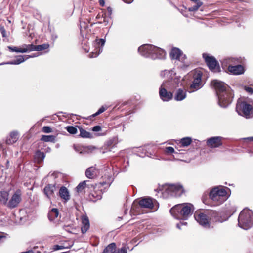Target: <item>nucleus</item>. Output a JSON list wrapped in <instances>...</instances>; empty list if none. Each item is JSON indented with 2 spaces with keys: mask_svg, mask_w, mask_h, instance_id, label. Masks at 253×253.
<instances>
[{
  "mask_svg": "<svg viewBox=\"0 0 253 253\" xmlns=\"http://www.w3.org/2000/svg\"><path fill=\"white\" fill-rule=\"evenodd\" d=\"M211 84L215 90L219 105L223 108L228 106L233 98L231 88L224 82L217 80L212 81Z\"/></svg>",
  "mask_w": 253,
  "mask_h": 253,
  "instance_id": "1",
  "label": "nucleus"
},
{
  "mask_svg": "<svg viewBox=\"0 0 253 253\" xmlns=\"http://www.w3.org/2000/svg\"><path fill=\"white\" fill-rule=\"evenodd\" d=\"M138 51L141 55L153 60L157 59H164L166 56V53L165 50L149 44H143L140 46L138 49Z\"/></svg>",
  "mask_w": 253,
  "mask_h": 253,
  "instance_id": "2",
  "label": "nucleus"
},
{
  "mask_svg": "<svg viewBox=\"0 0 253 253\" xmlns=\"http://www.w3.org/2000/svg\"><path fill=\"white\" fill-rule=\"evenodd\" d=\"M194 211L193 205L190 203L177 204L170 210L171 214L176 219L187 220Z\"/></svg>",
  "mask_w": 253,
  "mask_h": 253,
  "instance_id": "3",
  "label": "nucleus"
},
{
  "mask_svg": "<svg viewBox=\"0 0 253 253\" xmlns=\"http://www.w3.org/2000/svg\"><path fill=\"white\" fill-rule=\"evenodd\" d=\"M209 197L214 206H218L226 201L228 198V195L225 187L218 186L211 190L209 193Z\"/></svg>",
  "mask_w": 253,
  "mask_h": 253,
  "instance_id": "4",
  "label": "nucleus"
},
{
  "mask_svg": "<svg viewBox=\"0 0 253 253\" xmlns=\"http://www.w3.org/2000/svg\"><path fill=\"white\" fill-rule=\"evenodd\" d=\"M238 226L245 230L250 228L253 224V212L248 209H243L238 218Z\"/></svg>",
  "mask_w": 253,
  "mask_h": 253,
  "instance_id": "5",
  "label": "nucleus"
},
{
  "mask_svg": "<svg viewBox=\"0 0 253 253\" xmlns=\"http://www.w3.org/2000/svg\"><path fill=\"white\" fill-rule=\"evenodd\" d=\"M162 196L165 198L180 197L184 193V189L179 184L165 185L161 190Z\"/></svg>",
  "mask_w": 253,
  "mask_h": 253,
  "instance_id": "6",
  "label": "nucleus"
},
{
  "mask_svg": "<svg viewBox=\"0 0 253 253\" xmlns=\"http://www.w3.org/2000/svg\"><path fill=\"white\" fill-rule=\"evenodd\" d=\"M171 81L164 82L159 88V94L160 98L163 101L168 102L172 99L173 93L171 90L175 87L172 86Z\"/></svg>",
  "mask_w": 253,
  "mask_h": 253,
  "instance_id": "7",
  "label": "nucleus"
},
{
  "mask_svg": "<svg viewBox=\"0 0 253 253\" xmlns=\"http://www.w3.org/2000/svg\"><path fill=\"white\" fill-rule=\"evenodd\" d=\"M170 57L171 59L176 60L178 62H181L178 65L177 63L178 67L182 69H184L189 66V63L186 62V55L183 54L182 52L178 48H173L170 52Z\"/></svg>",
  "mask_w": 253,
  "mask_h": 253,
  "instance_id": "8",
  "label": "nucleus"
},
{
  "mask_svg": "<svg viewBox=\"0 0 253 253\" xmlns=\"http://www.w3.org/2000/svg\"><path fill=\"white\" fill-rule=\"evenodd\" d=\"M192 75V81L187 90L189 93H192L201 88L204 84L202 82V73L199 71H193L191 73Z\"/></svg>",
  "mask_w": 253,
  "mask_h": 253,
  "instance_id": "9",
  "label": "nucleus"
},
{
  "mask_svg": "<svg viewBox=\"0 0 253 253\" xmlns=\"http://www.w3.org/2000/svg\"><path fill=\"white\" fill-rule=\"evenodd\" d=\"M252 110V106L245 101H238L236 105V111L238 114L246 118L250 117V112Z\"/></svg>",
  "mask_w": 253,
  "mask_h": 253,
  "instance_id": "10",
  "label": "nucleus"
},
{
  "mask_svg": "<svg viewBox=\"0 0 253 253\" xmlns=\"http://www.w3.org/2000/svg\"><path fill=\"white\" fill-rule=\"evenodd\" d=\"M203 57L211 71L215 72H218L220 71L219 65L214 57L210 56L207 53H203Z\"/></svg>",
  "mask_w": 253,
  "mask_h": 253,
  "instance_id": "11",
  "label": "nucleus"
},
{
  "mask_svg": "<svg viewBox=\"0 0 253 253\" xmlns=\"http://www.w3.org/2000/svg\"><path fill=\"white\" fill-rule=\"evenodd\" d=\"M22 200V192L19 189L16 190L8 201L7 207L13 209L18 206Z\"/></svg>",
  "mask_w": 253,
  "mask_h": 253,
  "instance_id": "12",
  "label": "nucleus"
},
{
  "mask_svg": "<svg viewBox=\"0 0 253 253\" xmlns=\"http://www.w3.org/2000/svg\"><path fill=\"white\" fill-rule=\"evenodd\" d=\"M105 43V40L103 39H96L93 42V46L95 49L89 54V57H96L102 51Z\"/></svg>",
  "mask_w": 253,
  "mask_h": 253,
  "instance_id": "13",
  "label": "nucleus"
},
{
  "mask_svg": "<svg viewBox=\"0 0 253 253\" xmlns=\"http://www.w3.org/2000/svg\"><path fill=\"white\" fill-rule=\"evenodd\" d=\"M195 220L199 223L200 225L202 226L205 228L209 229L210 228L209 222V218L208 214L204 213H200L196 212L194 214Z\"/></svg>",
  "mask_w": 253,
  "mask_h": 253,
  "instance_id": "14",
  "label": "nucleus"
},
{
  "mask_svg": "<svg viewBox=\"0 0 253 253\" xmlns=\"http://www.w3.org/2000/svg\"><path fill=\"white\" fill-rule=\"evenodd\" d=\"M102 253H127V249L126 247H123L116 250V244L112 243L104 249Z\"/></svg>",
  "mask_w": 253,
  "mask_h": 253,
  "instance_id": "15",
  "label": "nucleus"
},
{
  "mask_svg": "<svg viewBox=\"0 0 253 253\" xmlns=\"http://www.w3.org/2000/svg\"><path fill=\"white\" fill-rule=\"evenodd\" d=\"M223 137L221 136L211 137L207 140V144L210 148H217L222 145Z\"/></svg>",
  "mask_w": 253,
  "mask_h": 253,
  "instance_id": "16",
  "label": "nucleus"
},
{
  "mask_svg": "<svg viewBox=\"0 0 253 253\" xmlns=\"http://www.w3.org/2000/svg\"><path fill=\"white\" fill-rule=\"evenodd\" d=\"M228 70L233 75H241L245 72L244 67L241 65H229Z\"/></svg>",
  "mask_w": 253,
  "mask_h": 253,
  "instance_id": "17",
  "label": "nucleus"
},
{
  "mask_svg": "<svg viewBox=\"0 0 253 253\" xmlns=\"http://www.w3.org/2000/svg\"><path fill=\"white\" fill-rule=\"evenodd\" d=\"M100 173V170L94 167H90L87 168L85 171L86 176L89 179H93L97 177Z\"/></svg>",
  "mask_w": 253,
  "mask_h": 253,
  "instance_id": "18",
  "label": "nucleus"
},
{
  "mask_svg": "<svg viewBox=\"0 0 253 253\" xmlns=\"http://www.w3.org/2000/svg\"><path fill=\"white\" fill-rule=\"evenodd\" d=\"M138 204L141 208L152 209L154 204L152 199L150 198H143L139 201Z\"/></svg>",
  "mask_w": 253,
  "mask_h": 253,
  "instance_id": "19",
  "label": "nucleus"
},
{
  "mask_svg": "<svg viewBox=\"0 0 253 253\" xmlns=\"http://www.w3.org/2000/svg\"><path fill=\"white\" fill-rule=\"evenodd\" d=\"M29 58V56H27V55H19L17 56L14 60L12 61L7 62L6 63H2L0 64V65H4V64H10V65H18L25 60H27Z\"/></svg>",
  "mask_w": 253,
  "mask_h": 253,
  "instance_id": "20",
  "label": "nucleus"
},
{
  "mask_svg": "<svg viewBox=\"0 0 253 253\" xmlns=\"http://www.w3.org/2000/svg\"><path fill=\"white\" fill-rule=\"evenodd\" d=\"M186 97V91L182 88H179L174 94V99L177 101L183 100Z\"/></svg>",
  "mask_w": 253,
  "mask_h": 253,
  "instance_id": "21",
  "label": "nucleus"
},
{
  "mask_svg": "<svg viewBox=\"0 0 253 253\" xmlns=\"http://www.w3.org/2000/svg\"><path fill=\"white\" fill-rule=\"evenodd\" d=\"M59 195L60 198L63 199L65 202L69 200L70 195L68 189L65 186H62L59 191Z\"/></svg>",
  "mask_w": 253,
  "mask_h": 253,
  "instance_id": "22",
  "label": "nucleus"
},
{
  "mask_svg": "<svg viewBox=\"0 0 253 253\" xmlns=\"http://www.w3.org/2000/svg\"><path fill=\"white\" fill-rule=\"evenodd\" d=\"M207 213L209 219H210L211 220H212L213 221L222 222L224 220L222 219H221L219 216V213L216 211H208Z\"/></svg>",
  "mask_w": 253,
  "mask_h": 253,
  "instance_id": "23",
  "label": "nucleus"
},
{
  "mask_svg": "<svg viewBox=\"0 0 253 253\" xmlns=\"http://www.w3.org/2000/svg\"><path fill=\"white\" fill-rule=\"evenodd\" d=\"M55 190V186L54 184H48L44 188V193L46 197L50 199L53 196L54 192Z\"/></svg>",
  "mask_w": 253,
  "mask_h": 253,
  "instance_id": "24",
  "label": "nucleus"
},
{
  "mask_svg": "<svg viewBox=\"0 0 253 253\" xmlns=\"http://www.w3.org/2000/svg\"><path fill=\"white\" fill-rule=\"evenodd\" d=\"M175 75V73L172 70H171L170 71L165 70L162 71L160 74L161 76L162 77H165L166 76H167L170 79L169 81H172V84H173V83L174 82H176V81H175V80H179V79H178L177 78H174L173 76Z\"/></svg>",
  "mask_w": 253,
  "mask_h": 253,
  "instance_id": "25",
  "label": "nucleus"
},
{
  "mask_svg": "<svg viewBox=\"0 0 253 253\" xmlns=\"http://www.w3.org/2000/svg\"><path fill=\"white\" fill-rule=\"evenodd\" d=\"M89 199L90 201L96 202L102 198V192L101 190L99 191L93 190L90 193L88 196Z\"/></svg>",
  "mask_w": 253,
  "mask_h": 253,
  "instance_id": "26",
  "label": "nucleus"
},
{
  "mask_svg": "<svg viewBox=\"0 0 253 253\" xmlns=\"http://www.w3.org/2000/svg\"><path fill=\"white\" fill-rule=\"evenodd\" d=\"M82 223L81 231L82 233L84 234L88 230L90 226L89 219L86 216L84 215L82 217Z\"/></svg>",
  "mask_w": 253,
  "mask_h": 253,
  "instance_id": "27",
  "label": "nucleus"
},
{
  "mask_svg": "<svg viewBox=\"0 0 253 253\" xmlns=\"http://www.w3.org/2000/svg\"><path fill=\"white\" fill-rule=\"evenodd\" d=\"M9 198V193L6 191H0V204L7 206Z\"/></svg>",
  "mask_w": 253,
  "mask_h": 253,
  "instance_id": "28",
  "label": "nucleus"
},
{
  "mask_svg": "<svg viewBox=\"0 0 253 253\" xmlns=\"http://www.w3.org/2000/svg\"><path fill=\"white\" fill-rule=\"evenodd\" d=\"M18 139V133L17 131L11 132L9 138H7L6 143L7 144H12L16 142Z\"/></svg>",
  "mask_w": 253,
  "mask_h": 253,
  "instance_id": "29",
  "label": "nucleus"
},
{
  "mask_svg": "<svg viewBox=\"0 0 253 253\" xmlns=\"http://www.w3.org/2000/svg\"><path fill=\"white\" fill-rule=\"evenodd\" d=\"M239 62V60L237 58L233 57H228L223 60L222 64H225L226 66L229 65H236Z\"/></svg>",
  "mask_w": 253,
  "mask_h": 253,
  "instance_id": "30",
  "label": "nucleus"
},
{
  "mask_svg": "<svg viewBox=\"0 0 253 253\" xmlns=\"http://www.w3.org/2000/svg\"><path fill=\"white\" fill-rule=\"evenodd\" d=\"M45 157V154L43 152L38 150L35 152L34 159L35 161L38 163L42 162Z\"/></svg>",
  "mask_w": 253,
  "mask_h": 253,
  "instance_id": "31",
  "label": "nucleus"
},
{
  "mask_svg": "<svg viewBox=\"0 0 253 253\" xmlns=\"http://www.w3.org/2000/svg\"><path fill=\"white\" fill-rule=\"evenodd\" d=\"M59 211L57 208H52L48 214V219L50 221H53L58 216Z\"/></svg>",
  "mask_w": 253,
  "mask_h": 253,
  "instance_id": "32",
  "label": "nucleus"
},
{
  "mask_svg": "<svg viewBox=\"0 0 253 253\" xmlns=\"http://www.w3.org/2000/svg\"><path fill=\"white\" fill-rule=\"evenodd\" d=\"M20 49V53H26L34 51V44H23Z\"/></svg>",
  "mask_w": 253,
  "mask_h": 253,
  "instance_id": "33",
  "label": "nucleus"
},
{
  "mask_svg": "<svg viewBox=\"0 0 253 253\" xmlns=\"http://www.w3.org/2000/svg\"><path fill=\"white\" fill-rule=\"evenodd\" d=\"M80 132V136L82 138H91L93 137V135L91 133L86 131L82 127H79Z\"/></svg>",
  "mask_w": 253,
  "mask_h": 253,
  "instance_id": "34",
  "label": "nucleus"
},
{
  "mask_svg": "<svg viewBox=\"0 0 253 253\" xmlns=\"http://www.w3.org/2000/svg\"><path fill=\"white\" fill-rule=\"evenodd\" d=\"M89 181L85 180L84 181L80 183L76 187L77 191L78 192H81L86 187H89L90 185L89 184H87V183L89 182Z\"/></svg>",
  "mask_w": 253,
  "mask_h": 253,
  "instance_id": "35",
  "label": "nucleus"
},
{
  "mask_svg": "<svg viewBox=\"0 0 253 253\" xmlns=\"http://www.w3.org/2000/svg\"><path fill=\"white\" fill-rule=\"evenodd\" d=\"M49 47V44L48 43H44L38 45H34V51H42L48 49Z\"/></svg>",
  "mask_w": 253,
  "mask_h": 253,
  "instance_id": "36",
  "label": "nucleus"
},
{
  "mask_svg": "<svg viewBox=\"0 0 253 253\" xmlns=\"http://www.w3.org/2000/svg\"><path fill=\"white\" fill-rule=\"evenodd\" d=\"M193 2L195 3V5L188 8V10L189 11H196L203 4V3L200 0H197V1H195Z\"/></svg>",
  "mask_w": 253,
  "mask_h": 253,
  "instance_id": "37",
  "label": "nucleus"
},
{
  "mask_svg": "<svg viewBox=\"0 0 253 253\" xmlns=\"http://www.w3.org/2000/svg\"><path fill=\"white\" fill-rule=\"evenodd\" d=\"M41 140L44 142H54L55 141V137L53 135H42Z\"/></svg>",
  "mask_w": 253,
  "mask_h": 253,
  "instance_id": "38",
  "label": "nucleus"
},
{
  "mask_svg": "<svg viewBox=\"0 0 253 253\" xmlns=\"http://www.w3.org/2000/svg\"><path fill=\"white\" fill-rule=\"evenodd\" d=\"M192 142V139L190 137H184L181 139L180 143L182 146L186 147L189 145Z\"/></svg>",
  "mask_w": 253,
  "mask_h": 253,
  "instance_id": "39",
  "label": "nucleus"
},
{
  "mask_svg": "<svg viewBox=\"0 0 253 253\" xmlns=\"http://www.w3.org/2000/svg\"><path fill=\"white\" fill-rule=\"evenodd\" d=\"M66 130L71 134H75L77 132V129L75 126H69L66 127Z\"/></svg>",
  "mask_w": 253,
  "mask_h": 253,
  "instance_id": "40",
  "label": "nucleus"
},
{
  "mask_svg": "<svg viewBox=\"0 0 253 253\" xmlns=\"http://www.w3.org/2000/svg\"><path fill=\"white\" fill-rule=\"evenodd\" d=\"M107 106H102L99 109V110L94 114L92 115V117H95L97 116V115L101 114L102 113L104 112L107 109Z\"/></svg>",
  "mask_w": 253,
  "mask_h": 253,
  "instance_id": "41",
  "label": "nucleus"
},
{
  "mask_svg": "<svg viewBox=\"0 0 253 253\" xmlns=\"http://www.w3.org/2000/svg\"><path fill=\"white\" fill-rule=\"evenodd\" d=\"M112 180L113 178L111 176H108V180L100 182V184L102 186L106 185L107 187H109L112 183Z\"/></svg>",
  "mask_w": 253,
  "mask_h": 253,
  "instance_id": "42",
  "label": "nucleus"
},
{
  "mask_svg": "<svg viewBox=\"0 0 253 253\" xmlns=\"http://www.w3.org/2000/svg\"><path fill=\"white\" fill-rule=\"evenodd\" d=\"M71 247V245H69V246H64L63 245H55L53 246V249L54 250H59L65 249H68L70 248Z\"/></svg>",
  "mask_w": 253,
  "mask_h": 253,
  "instance_id": "43",
  "label": "nucleus"
},
{
  "mask_svg": "<svg viewBox=\"0 0 253 253\" xmlns=\"http://www.w3.org/2000/svg\"><path fill=\"white\" fill-rule=\"evenodd\" d=\"M74 149L76 152H79L80 154H83L84 153L82 147L80 146L74 145Z\"/></svg>",
  "mask_w": 253,
  "mask_h": 253,
  "instance_id": "44",
  "label": "nucleus"
},
{
  "mask_svg": "<svg viewBox=\"0 0 253 253\" xmlns=\"http://www.w3.org/2000/svg\"><path fill=\"white\" fill-rule=\"evenodd\" d=\"M166 152L169 154H172L173 153H175V150L173 147L169 146L166 148Z\"/></svg>",
  "mask_w": 253,
  "mask_h": 253,
  "instance_id": "45",
  "label": "nucleus"
},
{
  "mask_svg": "<svg viewBox=\"0 0 253 253\" xmlns=\"http://www.w3.org/2000/svg\"><path fill=\"white\" fill-rule=\"evenodd\" d=\"M42 131L44 133H50L52 132V129L49 126H44L42 128Z\"/></svg>",
  "mask_w": 253,
  "mask_h": 253,
  "instance_id": "46",
  "label": "nucleus"
},
{
  "mask_svg": "<svg viewBox=\"0 0 253 253\" xmlns=\"http://www.w3.org/2000/svg\"><path fill=\"white\" fill-rule=\"evenodd\" d=\"M8 48L12 52H16L20 53V49L19 48H18L16 47H11V46H8Z\"/></svg>",
  "mask_w": 253,
  "mask_h": 253,
  "instance_id": "47",
  "label": "nucleus"
},
{
  "mask_svg": "<svg viewBox=\"0 0 253 253\" xmlns=\"http://www.w3.org/2000/svg\"><path fill=\"white\" fill-rule=\"evenodd\" d=\"M92 130L94 132H98L101 130V127L99 126H95L92 128Z\"/></svg>",
  "mask_w": 253,
  "mask_h": 253,
  "instance_id": "48",
  "label": "nucleus"
},
{
  "mask_svg": "<svg viewBox=\"0 0 253 253\" xmlns=\"http://www.w3.org/2000/svg\"><path fill=\"white\" fill-rule=\"evenodd\" d=\"M245 90L250 94H252L253 93V89L252 87L245 86Z\"/></svg>",
  "mask_w": 253,
  "mask_h": 253,
  "instance_id": "49",
  "label": "nucleus"
},
{
  "mask_svg": "<svg viewBox=\"0 0 253 253\" xmlns=\"http://www.w3.org/2000/svg\"><path fill=\"white\" fill-rule=\"evenodd\" d=\"M101 18H103V22L100 21V22H99L98 23L100 24V23H102L103 22V23H105V25H107L109 22L108 19H107L106 18H105L103 16H102Z\"/></svg>",
  "mask_w": 253,
  "mask_h": 253,
  "instance_id": "50",
  "label": "nucleus"
},
{
  "mask_svg": "<svg viewBox=\"0 0 253 253\" xmlns=\"http://www.w3.org/2000/svg\"><path fill=\"white\" fill-rule=\"evenodd\" d=\"M0 31H1V33L2 35V36L4 37H5L6 36V31L4 29V28L3 27L1 28Z\"/></svg>",
  "mask_w": 253,
  "mask_h": 253,
  "instance_id": "51",
  "label": "nucleus"
},
{
  "mask_svg": "<svg viewBox=\"0 0 253 253\" xmlns=\"http://www.w3.org/2000/svg\"><path fill=\"white\" fill-rule=\"evenodd\" d=\"M124 2L130 4L134 0H122Z\"/></svg>",
  "mask_w": 253,
  "mask_h": 253,
  "instance_id": "52",
  "label": "nucleus"
},
{
  "mask_svg": "<svg viewBox=\"0 0 253 253\" xmlns=\"http://www.w3.org/2000/svg\"><path fill=\"white\" fill-rule=\"evenodd\" d=\"M107 12H108V14L109 16L111 15L112 12V8L111 7H108V8H107Z\"/></svg>",
  "mask_w": 253,
  "mask_h": 253,
  "instance_id": "53",
  "label": "nucleus"
},
{
  "mask_svg": "<svg viewBox=\"0 0 253 253\" xmlns=\"http://www.w3.org/2000/svg\"><path fill=\"white\" fill-rule=\"evenodd\" d=\"M57 38V35L54 34H53L51 35V39L54 41Z\"/></svg>",
  "mask_w": 253,
  "mask_h": 253,
  "instance_id": "54",
  "label": "nucleus"
},
{
  "mask_svg": "<svg viewBox=\"0 0 253 253\" xmlns=\"http://www.w3.org/2000/svg\"><path fill=\"white\" fill-rule=\"evenodd\" d=\"M99 4L102 6H103L105 5V1L104 0H99Z\"/></svg>",
  "mask_w": 253,
  "mask_h": 253,
  "instance_id": "55",
  "label": "nucleus"
},
{
  "mask_svg": "<svg viewBox=\"0 0 253 253\" xmlns=\"http://www.w3.org/2000/svg\"><path fill=\"white\" fill-rule=\"evenodd\" d=\"M245 139L253 141V136L246 138H245Z\"/></svg>",
  "mask_w": 253,
  "mask_h": 253,
  "instance_id": "56",
  "label": "nucleus"
},
{
  "mask_svg": "<svg viewBox=\"0 0 253 253\" xmlns=\"http://www.w3.org/2000/svg\"><path fill=\"white\" fill-rule=\"evenodd\" d=\"M21 253H34V252L32 250H29L28 251L22 252Z\"/></svg>",
  "mask_w": 253,
  "mask_h": 253,
  "instance_id": "57",
  "label": "nucleus"
},
{
  "mask_svg": "<svg viewBox=\"0 0 253 253\" xmlns=\"http://www.w3.org/2000/svg\"><path fill=\"white\" fill-rule=\"evenodd\" d=\"M37 55H36L35 54H33L32 55H27V56H29V58H33V57H36Z\"/></svg>",
  "mask_w": 253,
  "mask_h": 253,
  "instance_id": "58",
  "label": "nucleus"
},
{
  "mask_svg": "<svg viewBox=\"0 0 253 253\" xmlns=\"http://www.w3.org/2000/svg\"><path fill=\"white\" fill-rule=\"evenodd\" d=\"M181 223H177V224H176V227H177V228H178V229H180V226H181Z\"/></svg>",
  "mask_w": 253,
  "mask_h": 253,
  "instance_id": "59",
  "label": "nucleus"
},
{
  "mask_svg": "<svg viewBox=\"0 0 253 253\" xmlns=\"http://www.w3.org/2000/svg\"><path fill=\"white\" fill-rule=\"evenodd\" d=\"M100 18H101V16L99 14H98L96 17V19H99Z\"/></svg>",
  "mask_w": 253,
  "mask_h": 253,
  "instance_id": "60",
  "label": "nucleus"
},
{
  "mask_svg": "<svg viewBox=\"0 0 253 253\" xmlns=\"http://www.w3.org/2000/svg\"><path fill=\"white\" fill-rule=\"evenodd\" d=\"M180 223H181V225H186V224H187V222H180Z\"/></svg>",
  "mask_w": 253,
  "mask_h": 253,
  "instance_id": "61",
  "label": "nucleus"
},
{
  "mask_svg": "<svg viewBox=\"0 0 253 253\" xmlns=\"http://www.w3.org/2000/svg\"><path fill=\"white\" fill-rule=\"evenodd\" d=\"M191 0V1H193H193H197V0Z\"/></svg>",
  "mask_w": 253,
  "mask_h": 253,
  "instance_id": "62",
  "label": "nucleus"
},
{
  "mask_svg": "<svg viewBox=\"0 0 253 253\" xmlns=\"http://www.w3.org/2000/svg\"><path fill=\"white\" fill-rule=\"evenodd\" d=\"M176 62H177V61L176 62H175V63H176ZM177 62H178L177 61Z\"/></svg>",
  "mask_w": 253,
  "mask_h": 253,
  "instance_id": "63",
  "label": "nucleus"
},
{
  "mask_svg": "<svg viewBox=\"0 0 253 253\" xmlns=\"http://www.w3.org/2000/svg\"><path fill=\"white\" fill-rule=\"evenodd\" d=\"M63 246H66L65 245H63Z\"/></svg>",
  "mask_w": 253,
  "mask_h": 253,
  "instance_id": "64",
  "label": "nucleus"
}]
</instances>
